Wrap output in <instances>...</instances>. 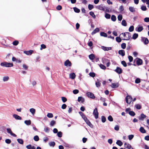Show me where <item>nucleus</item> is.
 I'll return each mask as SVG.
<instances>
[{"label":"nucleus","instance_id":"obj_1","mask_svg":"<svg viewBox=\"0 0 149 149\" xmlns=\"http://www.w3.org/2000/svg\"><path fill=\"white\" fill-rule=\"evenodd\" d=\"M123 40H129L131 37V34L129 32H125L124 33H122L120 35Z\"/></svg>","mask_w":149,"mask_h":149},{"label":"nucleus","instance_id":"obj_2","mask_svg":"<svg viewBox=\"0 0 149 149\" xmlns=\"http://www.w3.org/2000/svg\"><path fill=\"white\" fill-rule=\"evenodd\" d=\"M1 66L6 67H11L13 66V64L12 63H8L6 62H2L0 63Z\"/></svg>","mask_w":149,"mask_h":149},{"label":"nucleus","instance_id":"obj_3","mask_svg":"<svg viewBox=\"0 0 149 149\" xmlns=\"http://www.w3.org/2000/svg\"><path fill=\"white\" fill-rule=\"evenodd\" d=\"M95 8L104 11H105L106 8V7L102 4L96 6Z\"/></svg>","mask_w":149,"mask_h":149},{"label":"nucleus","instance_id":"obj_4","mask_svg":"<svg viewBox=\"0 0 149 149\" xmlns=\"http://www.w3.org/2000/svg\"><path fill=\"white\" fill-rule=\"evenodd\" d=\"M132 100V98L129 95H127L126 98V102L128 104H130Z\"/></svg>","mask_w":149,"mask_h":149},{"label":"nucleus","instance_id":"obj_5","mask_svg":"<svg viewBox=\"0 0 149 149\" xmlns=\"http://www.w3.org/2000/svg\"><path fill=\"white\" fill-rule=\"evenodd\" d=\"M136 61V64L138 65H141L143 63L142 60L139 58H136L135 60Z\"/></svg>","mask_w":149,"mask_h":149},{"label":"nucleus","instance_id":"obj_6","mask_svg":"<svg viewBox=\"0 0 149 149\" xmlns=\"http://www.w3.org/2000/svg\"><path fill=\"white\" fill-rule=\"evenodd\" d=\"M93 114L95 116V118L96 119H97L98 118V113L97 111V108H95L93 111Z\"/></svg>","mask_w":149,"mask_h":149},{"label":"nucleus","instance_id":"obj_7","mask_svg":"<svg viewBox=\"0 0 149 149\" xmlns=\"http://www.w3.org/2000/svg\"><path fill=\"white\" fill-rule=\"evenodd\" d=\"M6 130L7 132L10 134V135L14 136L16 137V135L15 134L13 133L11 129L10 128H7L6 129Z\"/></svg>","mask_w":149,"mask_h":149},{"label":"nucleus","instance_id":"obj_8","mask_svg":"<svg viewBox=\"0 0 149 149\" xmlns=\"http://www.w3.org/2000/svg\"><path fill=\"white\" fill-rule=\"evenodd\" d=\"M64 65L67 67H70L72 65V64L71 62L69 61V60H66L64 62Z\"/></svg>","mask_w":149,"mask_h":149},{"label":"nucleus","instance_id":"obj_9","mask_svg":"<svg viewBox=\"0 0 149 149\" xmlns=\"http://www.w3.org/2000/svg\"><path fill=\"white\" fill-rule=\"evenodd\" d=\"M86 94L87 96L88 97H90L91 98L94 99L95 97L93 94L91 92H87L86 93Z\"/></svg>","mask_w":149,"mask_h":149},{"label":"nucleus","instance_id":"obj_10","mask_svg":"<svg viewBox=\"0 0 149 149\" xmlns=\"http://www.w3.org/2000/svg\"><path fill=\"white\" fill-rule=\"evenodd\" d=\"M30 85H31V86L34 87L36 86L37 84V81L35 80H30Z\"/></svg>","mask_w":149,"mask_h":149},{"label":"nucleus","instance_id":"obj_11","mask_svg":"<svg viewBox=\"0 0 149 149\" xmlns=\"http://www.w3.org/2000/svg\"><path fill=\"white\" fill-rule=\"evenodd\" d=\"M125 146V148L128 149H134L132 146L130 144L125 143H124Z\"/></svg>","mask_w":149,"mask_h":149},{"label":"nucleus","instance_id":"obj_12","mask_svg":"<svg viewBox=\"0 0 149 149\" xmlns=\"http://www.w3.org/2000/svg\"><path fill=\"white\" fill-rule=\"evenodd\" d=\"M141 41L145 45L148 44L149 42L148 39L145 38H142Z\"/></svg>","mask_w":149,"mask_h":149},{"label":"nucleus","instance_id":"obj_13","mask_svg":"<svg viewBox=\"0 0 149 149\" xmlns=\"http://www.w3.org/2000/svg\"><path fill=\"white\" fill-rule=\"evenodd\" d=\"M101 48L104 51H108L111 49V47H106L104 46H101Z\"/></svg>","mask_w":149,"mask_h":149},{"label":"nucleus","instance_id":"obj_14","mask_svg":"<svg viewBox=\"0 0 149 149\" xmlns=\"http://www.w3.org/2000/svg\"><path fill=\"white\" fill-rule=\"evenodd\" d=\"M115 71L118 74H120L122 72V70L120 68L117 67L116 69L115 70Z\"/></svg>","mask_w":149,"mask_h":149},{"label":"nucleus","instance_id":"obj_15","mask_svg":"<svg viewBox=\"0 0 149 149\" xmlns=\"http://www.w3.org/2000/svg\"><path fill=\"white\" fill-rule=\"evenodd\" d=\"M33 52V51L32 50H30L29 51H24V53L27 55H31Z\"/></svg>","mask_w":149,"mask_h":149},{"label":"nucleus","instance_id":"obj_16","mask_svg":"<svg viewBox=\"0 0 149 149\" xmlns=\"http://www.w3.org/2000/svg\"><path fill=\"white\" fill-rule=\"evenodd\" d=\"M119 86V84L118 83H112L111 85V86L113 88H115L118 87Z\"/></svg>","mask_w":149,"mask_h":149},{"label":"nucleus","instance_id":"obj_17","mask_svg":"<svg viewBox=\"0 0 149 149\" xmlns=\"http://www.w3.org/2000/svg\"><path fill=\"white\" fill-rule=\"evenodd\" d=\"M78 101L79 102H81V103H83L84 101V99L82 97H78Z\"/></svg>","mask_w":149,"mask_h":149},{"label":"nucleus","instance_id":"obj_18","mask_svg":"<svg viewBox=\"0 0 149 149\" xmlns=\"http://www.w3.org/2000/svg\"><path fill=\"white\" fill-rule=\"evenodd\" d=\"M119 54L122 56H124L125 55V52L124 50H119L118 51Z\"/></svg>","mask_w":149,"mask_h":149},{"label":"nucleus","instance_id":"obj_19","mask_svg":"<svg viewBox=\"0 0 149 149\" xmlns=\"http://www.w3.org/2000/svg\"><path fill=\"white\" fill-rule=\"evenodd\" d=\"M146 116L143 113H141V117H139L140 120H143V119L146 117Z\"/></svg>","mask_w":149,"mask_h":149},{"label":"nucleus","instance_id":"obj_20","mask_svg":"<svg viewBox=\"0 0 149 149\" xmlns=\"http://www.w3.org/2000/svg\"><path fill=\"white\" fill-rule=\"evenodd\" d=\"M76 77L75 74L74 73H71L69 74V77L70 78L74 79Z\"/></svg>","mask_w":149,"mask_h":149},{"label":"nucleus","instance_id":"obj_21","mask_svg":"<svg viewBox=\"0 0 149 149\" xmlns=\"http://www.w3.org/2000/svg\"><path fill=\"white\" fill-rule=\"evenodd\" d=\"M13 117L17 120H21L22 119L21 118L17 115L14 114L13 115Z\"/></svg>","mask_w":149,"mask_h":149},{"label":"nucleus","instance_id":"obj_22","mask_svg":"<svg viewBox=\"0 0 149 149\" xmlns=\"http://www.w3.org/2000/svg\"><path fill=\"white\" fill-rule=\"evenodd\" d=\"M87 125H88L90 127H92L93 125L91 124L89 120L87 118L84 120Z\"/></svg>","mask_w":149,"mask_h":149},{"label":"nucleus","instance_id":"obj_23","mask_svg":"<svg viewBox=\"0 0 149 149\" xmlns=\"http://www.w3.org/2000/svg\"><path fill=\"white\" fill-rule=\"evenodd\" d=\"M29 111L32 115H33L35 113L36 110L34 108H31L29 109Z\"/></svg>","mask_w":149,"mask_h":149},{"label":"nucleus","instance_id":"obj_24","mask_svg":"<svg viewBox=\"0 0 149 149\" xmlns=\"http://www.w3.org/2000/svg\"><path fill=\"white\" fill-rule=\"evenodd\" d=\"M139 131L142 133H146V130L143 127H141L139 129Z\"/></svg>","mask_w":149,"mask_h":149},{"label":"nucleus","instance_id":"obj_25","mask_svg":"<svg viewBox=\"0 0 149 149\" xmlns=\"http://www.w3.org/2000/svg\"><path fill=\"white\" fill-rule=\"evenodd\" d=\"M143 29L142 26H139L136 28V31L138 32L141 31Z\"/></svg>","mask_w":149,"mask_h":149},{"label":"nucleus","instance_id":"obj_26","mask_svg":"<svg viewBox=\"0 0 149 149\" xmlns=\"http://www.w3.org/2000/svg\"><path fill=\"white\" fill-rule=\"evenodd\" d=\"M102 61L103 63L105 64L109 60L105 58H102Z\"/></svg>","mask_w":149,"mask_h":149},{"label":"nucleus","instance_id":"obj_27","mask_svg":"<svg viewBox=\"0 0 149 149\" xmlns=\"http://www.w3.org/2000/svg\"><path fill=\"white\" fill-rule=\"evenodd\" d=\"M24 123L27 125H30L31 124V122L30 120H25Z\"/></svg>","mask_w":149,"mask_h":149},{"label":"nucleus","instance_id":"obj_28","mask_svg":"<svg viewBox=\"0 0 149 149\" xmlns=\"http://www.w3.org/2000/svg\"><path fill=\"white\" fill-rule=\"evenodd\" d=\"M89 58L91 60H93L95 58L94 55L93 54H91L89 56Z\"/></svg>","mask_w":149,"mask_h":149},{"label":"nucleus","instance_id":"obj_29","mask_svg":"<svg viewBox=\"0 0 149 149\" xmlns=\"http://www.w3.org/2000/svg\"><path fill=\"white\" fill-rule=\"evenodd\" d=\"M116 143L120 146H122L123 144V143L120 141L119 140H118L117 141Z\"/></svg>","mask_w":149,"mask_h":149},{"label":"nucleus","instance_id":"obj_30","mask_svg":"<svg viewBox=\"0 0 149 149\" xmlns=\"http://www.w3.org/2000/svg\"><path fill=\"white\" fill-rule=\"evenodd\" d=\"M49 144L50 146L54 147L55 145V143L53 141L49 142Z\"/></svg>","mask_w":149,"mask_h":149},{"label":"nucleus","instance_id":"obj_31","mask_svg":"<svg viewBox=\"0 0 149 149\" xmlns=\"http://www.w3.org/2000/svg\"><path fill=\"white\" fill-rule=\"evenodd\" d=\"M9 79V78L8 76L4 77L3 78V81H8Z\"/></svg>","mask_w":149,"mask_h":149},{"label":"nucleus","instance_id":"obj_32","mask_svg":"<svg viewBox=\"0 0 149 149\" xmlns=\"http://www.w3.org/2000/svg\"><path fill=\"white\" fill-rule=\"evenodd\" d=\"M17 141L20 144H23L24 143V141L22 139H17Z\"/></svg>","mask_w":149,"mask_h":149},{"label":"nucleus","instance_id":"obj_33","mask_svg":"<svg viewBox=\"0 0 149 149\" xmlns=\"http://www.w3.org/2000/svg\"><path fill=\"white\" fill-rule=\"evenodd\" d=\"M138 34L135 33L133 35L132 37V39L135 40L138 37Z\"/></svg>","mask_w":149,"mask_h":149},{"label":"nucleus","instance_id":"obj_34","mask_svg":"<svg viewBox=\"0 0 149 149\" xmlns=\"http://www.w3.org/2000/svg\"><path fill=\"white\" fill-rule=\"evenodd\" d=\"M95 85L97 87H100L101 85V83L100 81H97L95 83Z\"/></svg>","mask_w":149,"mask_h":149},{"label":"nucleus","instance_id":"obj_35","mask_svg":"<svg viewBox=\"0 0 149 149\" xmlns=\"http://www.w3.org/2000/svg\"><path fill=\"white\" fill-rule=\"evenodd\" d=\"M89 14L93 18H95L96 16L94 14V13L92 11H91V12H90Z\"/></svg>","mask_w":149,"mask_h":149},{"label":"nucleus","instance_id":"obj_36","mask_svg":"<svg viewBox=\"0 0 149 149\" xmlns=\"http://www.w3.org/2000/svg\"><path fill=\"white\" fill-rule=\"evenodd\" d=\"M135 107L136 109H140L141 108V105L138 104H136L135 105Z\"/></svg>","mask_w":149,"mask_h":149},{"label":"nucleus","instance_id":"obj_37","mask_svg":"<svg viewBox=\"0 0 149 149\" xmlns=\"http://www.w3.org/2000/svg\"><path fill=\"white\" fill-rule=\"evenodd\" d=\"M128 113L130 115L132 116H134L135 115V113L134 111H129Z\"/></svg>","mask_w":149,"mask_h":149},{"label":"nucleus","instance_id":"obj_38","mask_svg":"<svg viewBox=\"0 0 149 149\" xmlns=\"http://www.w3.org/2000/svg\"><path fill=\"white\" fill-rule=\"evenodd\" d=\"M64 146L68 148H72L71 146L69 144L66 143H64Z\"/></svg>","mask_w":149,"mask_h":149},{"label":"nucleus","instance_id":"obj_39","mask_svg":"<svg viewBox=\"0 0 149 149\" xmlns=\"http://www.w3.org/2000/svg\"><path fill=\"white\" fill-rule=\"evenodd\" d=\"M73 9L74 11L76 13H79L80 11V10L77 8L74 7Z\"/></svg>","mask_w":149,"mask_h":149},{"label":"nucleus","instance_id":"obj_40","mask_svg":"<svg viewBox=\"0 0 149 149\" xmlns=\"http://www.w3.org/2000/svg\"><path fill=\"white\" fill-rule=\"evenodd\" d=\"M101 36H104V37H107V34L103 32H101L100 33Z\"/></svg>","mask_w":149,"mask_h":149},{"label":"nucleus","instance_id":"obj_41","mask_svg":"<svg viewBox=\"0 0 149 149\" xmlns=\"http://www.w3.org/2000/svg\"><path fill=\"white\" fill-rule=\"evenodd\" d=\"M111 19V20L113 21H115L116 20V17L113 15H112Z\"/></svg>","mask_w":149,"mask_h":149},{"label":"nucleus","instance_id":"obj_42","mask_svg":"<svg viewBox=\"0 0 149 149\" xmlns=\"http://www.w3.org/2000/svg\"><path fill=\"white\" fill-rule=\"evenodd\" d=\"M105 17L107 19H109L110 18L111 15H110V14L108 13H106V14L105 15Z\"/></svg>","mask_w":149,"mask_h":149},{"label":"nucleus","instance_id":"obj_43","mask_svg":"<svg viewBox=\"0 0 149 149\" xmlns=\"http://www.w3.org/2000/svg\"><path fill=\"white\" fill-rule=\"evenodd\" d=\"M47 116L49 118H52L53 117V116L52 113H48L47 115Z\"/></svg>","mask_w":149,"mask_h":149},{"label":"nucleus","instance_id":"obj_44","mask_svg":"<svg viewBox=\"0 0 149 149\" xmlns=\"http://www.w3.org/2000/svg\"><path fill=\"white\" fill-rule=\"evenodd\" d=\"M134 29V26H131L129 29V31L130 32H132L133 31Z\"/></svg>","mask_w":149,"mask_h":149},{"label":"nucleus","instance_id":"obj_45","mask_svg":"<svg viewBox=\"0 0 149 149\" xmlns=\"http://www.w3.org/2000/svg\"><path fill=\"white\" fill-rule=\"evenodd\" d=\"M122 24L124 26H127V23L126 21L125 20H123L122 22Z\"/></svg>","mask_w":149,"mask_h":149},{"label":"nucleus","instance_id":"obj_46","mask_svg":"<svg viewBox=\"0 0 149 149\" xmlns=\"http://www.w3.org/2000/svg\"><path fill=\"white\" fill-rule=\"evenodd\" d=\"M141 9L143 11H146L147 10V8L145 6H142L141 7Z\"/></svg>","mask_w":149,"mask_h":149},{"label":"nucleus","instance_id":"obj_47","mask_svg":"<svg viewBox=\"0 0 149 149\" xmlns=\"http://www.w3.org/2000/svg\"><path fill=\"white\" fill-rule=\"evenodd\" d=\"M22 67L25 70H27L28 68V66L25 64H23L22 65Z\"/></svg>","mask_w":149,"mask_h":149},{"label":"nucleus","instance_id":"obj_48","mask_svg":"<svg viewBox=\"0 0 149 149\" xmlns=\"http://www.w3.org/2000/svg\"><path fill=\"white\" fill-rule=\"evenodd\" d=\"M116 41L118 42H121V39L120 38V37H116Z\"/></svg>","mask_w":149,"mask_h":149},{"label":"nucleus","instance_id":"obj_49","mask_svg":"<svg viewBox=\"0 0 149 149\" xmlns=\"http://www.w3.org/2000/svg\"><path fill=\"white\" fill-rule=\"evenodd\" d=\"M129 9L131 12H132L135 11L134 8L133 7H130L129 8Z\"/></svg>","mask_w":149,"mask_h":149},{"label":"nucleus","instance_id":"obj_50","mask_svg":"<svg viewBox=\"0 0 149 149\" xmlns=\"http://www.w3.org/2000/svg\"><path fill=\"white\" fill-rule=\"evenodd\" d=\"M99 66L101 69L103 70L105 69L106 68V67L104 65L101 64Z\"/></svg>","mask_w":149,"mask_h":149},{"label":"nucleus","instance_id":"obj_51","mask_svg":"<svg viewBox=\"0 0 149 149\" xmlns=\"http://www.w3.org/2000/svg\"><path fill=\"white\" fill-rule=\"evenodd\" d=\"M34 139L36 141H38L39 140V138L38 136L36 135L34 136Z\"/></svg>","mask_w":149,"mask_h":149},{"label":"nucleus","instance_id":"obj_52","mask_svg":"<svg viewBox=\"0 0 149 149\" xmlns=\"http://www.w3.org/2000/svg\"><path fill=\"white\" fill-rule=\"evenodd\" d=\"M94 6L93 5L91 4H89L88 5V8L90 10H91L93 8Z\"/></svg>","mask_w":149,"mask_h":149},{"label":"nucleus","instance_id":"obj_53","mask_svg":"<svg viewBox=\"0 0 149 149\" xmlns=\"http://www.w3.org/2000/svg\"><path fill=\"white\" fill-rule=\"evenodd\" d=\"M122 15H119L118 17V20L121 21L122 19Z\"/></svg>","mask_w":149,"mask_h":149},{"label":"nucleus","instance_id":"obj_54","mask_svg":"<svg viewBox=\"0 0 149 149\" xmlns=\"http://www.w3.org/2000/svg\"><path fill=\"white\" fill-rule=\"evenodd\" d=\"M18 41L17 40L14 41L13 43V45L15 46L17 45L18 44Z\"/></svg>","mask_w":149,"mask_h":149},{"label":"nucleus","instance_id":"obj_55","mask_svg":"<svg viewBox=\"0 0 149 149\" xmlns=\"http://www.w3.org/2000/svg\"><path fill=\"white\" fill-rule=\"evenodd\" d=\"M102 121L103 123H104L106 120V118L104 116H102L101 117Z\"/></svg>","mask_w":149,"mask_h":149},{"label":"nucleus","instance_id":"obj_56","mask_svg":"<svg viewBox=\"0 0 149 149\" xmlns=\"http://www.w3.org/2000/svg\"><path fill=\"white\" fill-rule=\"evenodd\" d=\"M55 123H56V122L55 121L52 120L51 122L50 125L51 126H54L55 124Z\"/></svg>","mask_w":149,"mask_h":149},{"label":"nucleus","instance_id":"obj_57","mask_svg":"<svg viewBox=\"0 0 149 149\" xmlns=\"http://www.w3.org/2000/svg\"><path fill=\"white\" fill-rule=\"evenodd\" d=\"M57 135L58 137H61L62 136V133L61 132H58Z\"/></svg>","mask_w":149,"mask_h":149},{"label":"nucleus","instance_id":"obj_58","mask_svg":"<svg viewBox=\"0 0 149 149\" xmlns=\"http://www.w3.org/2000/svg\"><path fill=\"white\" fill-rule=\"evenodd\" d=\"M46 48V46L44 44H42L41 45V48H40V50H42V49H44Z\"/></svg>","mask_w":149,"mask_h":149},{"label":"nucleus","instance_id":"obj_59","mask_svg":"<svg viewBox=\"0 0 149 149\" xmlns=\"http://www.w3.org/2000/svg\"><path fill=\"white\" fill-rule=\"evenodd\" d=\"M108 119L110 121H112L113 120V118L111 116H108Z\"/></svg>","mask_w":149,"mask_h":149},{"label":"nucleus","instance_id":"obj_60","mask_svg":"<svg viewBox=\"0 0 149 149\" xmlns=\"http://www.w3.org/2000/svg\"><path fill=\"white\" fill-rule=\"evenodd\" d=\"M126 45L125 43H123L121 45V48L123 49H125L126 47Z\"/></svg>","mask_w":149,"mask_h":149},{"label":"nucleus","instance_id":"obj_61","mask_svg":"<svg viewBox=\"0 0 149 149\" xmlns=\"http://www.w3.org/2000/svg\"><path fill=\"white\" fill-rule=\"evenodd\" d=\"M61 100L63 102H65L67 100V99L65 97H62Z\"/></svg>","mask_w":149,"mask_h":149},{"label":"nucleus","instance_id":"obj_62","mask_svg":"<svg viewBox=\"0 0 149 149\" xmlns=\"http://www.w3.org/2000/svg\"><path fill=\"white\" fill-rule=\"evenodd\" d=\"M5 141L6 143L8 144L10 143L11 142L10 140L9 139H6Z\"/></svg>","mask_w":149,"mask_h":149},{"label":"nucleus","instance_id":"obj_63","mask_svg":"<svg viewBox=\"0 0 149 149\" xmlns=\"http://www.w3.org/2000/svg\"><path fill=\"white\" fill-rule=\"evenodd\" d=\"M134 136V135L132 134L129 135L128 136V139L130 140H131L133 138Z\"/></svg>","mask_w":149,"mask_h":149},{"label":"nucleus","instance_id":"obj_64","mask_svg":"<svg viewBox=\"0 0 149 149\" xmlns=\"http://www.w3.org/2000/svg\"><path fill=\"white\" fill-rule=\"evenodd\" d=\"M121 64L125 67H126L127 66L126 63L125 61H122Z\"/></svg>","mask_w":149,"mask_h":149}]
</instances>
